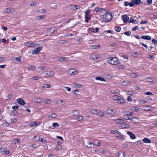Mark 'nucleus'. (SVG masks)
<instances>
[{"mask_svg": "<svg viewBox=\"0 0 157 157\" xmlns=\"http://www.w3.org/2000/svg\"><path fill=\"white\" fill-rule=\"evenodd\" d=\"M107 60L109 63L112 65H116L120 63L119 59L116 57L109 58Z\"/></svg>", "mask_w": 157, "mask_h": 157, "instance_id": "f257e3e1", "label": "nucleus"}, {"mask_svg": "<svg viewBox=\"0 0 157 157\" xmlns=\"http://www.w3.org/2000/svg\"><path fill=\"white\" fill-rule=\"evenodd\" d=\"M112 98L114 100L117 101L118 103L122 104L124 102V100L117 95H113L112 96Z\"/></svg>", "mask_w": 157, "mask_h": 157, "instance_id": "f03ea898", "label": "nucleus"}, {"mask_svg": "<svg viewBox=\"0 0 157 157\" xmlns=\"http://www.w3.org/2000/svg\"><path fill=\"white\" fill-rule=\"evenodd\" d=\"M94 11L96 12H99L100 13H106V10L105 9L96 7Z\"/></svg>", "mask_w": 157, "mask_h": 157, "instance_id": "7ed1b4c3", "label": "nucleus"}, {"mask_svg": "<svg viewBox=\"0 0 157 157\" xmlns=\"http://www.w3.org/2000/svg\"><path fill=\"white\" fill-rule=\"evenodd\" d=\"M54 75V72L52 71H47L44 74V76H47L49 77L53 76Z\"/></svg>", "mask_w": 157, "mask_h": 157, "instance_id": "20e7f679", "label": "nucleus"}, {"mask_svg": "<svg viewBox=\"0 0 157 157\" xmlns=\"http://www.w3.org/2000/svg\"><path fill=\"white\" fill-rule=\"evenodd\" d=\"M36 44V43L35 42H29L25 43V45L26 46H28V47H31L33 48L35 47V46Z\"/></svg>", "mask_w": 157, "mask_h": 157, "instance_id": "39448f33", "label": "nucleus"}, {"mask_svg": "<svg viewBox=\"0 0 157 157\" xmlns=\"http://www.w3.org/2000/svg\"><path fill=\"white\" fill-rule=\"evenodd\" d=\"M100 58V56L98 55H92L90 57L91 60H98Z\"/></svg>", "mask_w": 157, "mask_h": 157, "instance_id": "423d86ee", "label": "nucleus"}, {"mask_svg": "<svg viewBox=\"0 0 157 157\" xmlns=\"http://www.w3.org/2000/svg\"><path fill=\"white\" fill-rule=\"evenodd\" d=\"M112 18V14L110 13H107L105 16V21H108Z\"/></svg>", "mask_w": 157, "mask_h": 157, "instance_id": "0eeeda50", "label": "nucleus"}, {"mask_svg": "<svg viewBox=\"0 0 157 157\" xmlns=\"http://www.w3.org/2000/svg\"><path fill=\"white\" fill-rule=\"evenodd\" d=\"M122 18L123 19V22L124 23L127 22L129 19V17L127 15H122Z\"/></svg>", "mask_w": 157, "mask_h": 157, "instance_id": "6e6552de", "label": "nucleus"}, {"mask_svg": "<svg viewBox=\"0 0 157 157\" xmlns=\"http://www.w3.org/2000/svg\"><path fill=\"white\" fill-rule=\"evenodd\" d=\"M68 73L71 75H76L77 73V72L73 69H71L68 71Z\"/></svg>", "mask_w": 157, "mask_h": 157, "instance_id": "1a4fd4ad", "label": "nucleus"}, {"mask_svg": "<svg viewBox=\"0 0 157 157\" xmlns=\"http://www.w3.org/2000/svg\"><path fill=\"white\" fill-rule=\"evenodd\" d=\"M127 134L130 136V138L132 139H135L136 138V137L135 135L132 133L131 132L128 131L127 132Z\"/></svg>", "mask_w": 157, "mask_h": 157, "instance_id": "9d476101", "label": "nucleus"}, {"mask_svg": "<svg viewBox=\"0 0 157 157\" xmlns=\"http://www.w3.org/2000/svg\"><path fill=\"white\" fill-rule=\"evenodd\" d=\"M56 28H52L48 29L47 30V32L49 34L53 33L55 31Z\"/></svg>", "mask_w": 157, "mask_h": 157, "instance_id": "9b49d317", "label": "nucleus"}, {"mask_svg": "<svg viewBox=\"0 0 157 157\" xmlns=\"http://www.w3.org/2000/svg\"><path fill=\"white\" fill-rule=\"evenodd\" d=\"M17 102L20 104L22 105H23L25 104V102L24 100L21 98H18L17 100Z\"/></svg>", "mask_w": 157, "mask_h": 157, "instance_id": "f8f14e48", "label": "nucleus"}, {"mask_svg": "<svg viewBox=\"0 0 157 157\" xmlns=\"http://www.w3.org/2000/svg\"><path fill=\"white\" fill-rule=\"evenodd\" d=\"M131 122L132 123H138L139 121V119L137 117H133L131 118Z\"/></svg>", "mask_w": 157, "mask_h": 157, "instance_id": "ddd939ff", "label": "nucleus"}, {"mask_svg": "<svg viewBox=\"0 0 157 157\" xmlns=\"http://www.w3.org/2000/svg\"><path fill=\"white\" fill-rule=\"evenodd\" d=\"M56 103L57 105H63L65 103L63 102L62 100H58L56 101Z\"/></svg>", "mask_w": 157, "mask_h": 157, "instance_id": "4468645a", "label": "nucleus"}, {"mask_svg": "<svg viewBox=\"0 0 157 157\" xmlns=\"http://www.w3.org/2000/svg\"><path fill=\"white\" fill-rule=\"evenodd\" d=\"M141 38L148 40H151V37L149 36H141Z\"/></svg>", "mask_w": 157, "mask_h": 157, "instance_id": "2eb2a0df", "label": "nucleus"}, {"mask_svg": "<svg viewBox=\"0 0 157 157\" xmlns=\"http://www.w3.org/2000/svg\"><path fill=\"white\" fill-rule=\"evenodd\" d=\"M115 122L117 124H122L124 122V121L123 119H118L116 120Z\"/></svg>", "mask_w": 157, "mask_h": 157, "instance_id": "dca6fc26", "label": "nucleus"}, {"mask_svg": "<svg viewBox=\"0 0 157 157\" xmlns=\"http://www.w3.org/2000/svg\"><path fill=\"white\" fill-rule=\"evenodd\" d=\"M36 69V67L35 66L32 65H29L28 66V69L29 70H34Z\"/></svg>", "mask_w": 157, "mask_h": 157, "instance_id": "f3484780", "label": "nucleus"}, {"mask_svg": "<svg viewBox=\"0 0 157 157\" xmlns=\"http://www.w3.org/2000/svg\"><path fill=\"white\" fill-rule=\"evenodd\" d=\"M129 22L130 23H132L133 24H137L138 23V21L134 19L132 17H131L130 18V20L129 21Z\"/></svg>", "mask_w": 157, "mask_h": 157, "instance_id": "a211bd4d", "label": "nucleus"}, {"mask_svg": "<svg viewBox=\"0 0 157 157\" xmlns=\"http://www.w3.org/2000/svg\"><path fill=\"white\" fill-rule=\"evenodd\" d=\"M130 82L128 80H126L124 81L122 83V85L123 86H128L130 85Z\"/></svg>", "mask_w": 157, "mask_h": 157, "instance_id": "6ab92c4d", "label": "nucleus"}, {"mask_svg": "<svg viewBox=\"0 0 157 157\" xmlns=\"http://www.w3.org/2000/svg\"><path fill=\"white\" fill-rule=\"evenodd\" d=\"M46 17L45 15H41L37 16L36 18V20H40V19H43Z\"/></svg>", "mask_w": 157, "mask_h": 157, "instance_id": "aec40b11", "label": "nucleus"}, {"mask_svg": "<svg viewBox=\"0 0 157 157\" xmlns=\"http://www.w3.org/2000/svg\"><path fill=\"white\" fill-rule=\"evenodd\" d=\"M126 154L123 152H119L118 153V156L119 157H124L126 156Z\"/></svg>", "mask_w": 157, "mask_h": 157, "instance_id": "412c9836", "label": "nucleus"}, {"mask_svg": "<svg viewBox=\"0 0 157 157\" xmlns=\"http://www.w3.org/2000/svg\"><path fill=\"white\" fill-rule=\"evenodd\" d=\"M143 141L145 143H151V141L149 139L147 138H145L143 139Z\"/></svg>", "mask_w": 157, "mask_h": 157, "instance_id": "4be33fe9", "label": "nucleus"}, {"mask_svg": "<svg viewBox=\"0 0 157 157\" xmlns=\"http://www.w3.org/2000/svg\"><path fill=\"white\" fill-rule=\"evenodd\" d=\"M13 9L12 8H7L5 10V12L6 13H10L13 11Z\"/></svg>", "mask_w": 157, "mask_h": 157, "instance_id": "5701e85b", "label": "nucleus"}, {"mask_svg": "<svg viewBox=\"0 0 157 157\" xmlns=\"http://www.w3.org/2000/svg\"><path fill=\"white\" fill-rule=\"evenodd\" d=\"M95 79L96 80H100L104 82H105L106 81V80L104 78L100 76L95 77Z\"/></svg>", "mask_w": 157, "mask_h": 157, "instance_id": "b1692460", "label": "nucleus"}, {"mask_svg": "<svg viewBox=\"0 0 157 157\" xmlns=\"http://www.w3.org/2000/svg\"><path fill=\"white\" fill-rule=\"evenodd\" d=\"M125 67V66L124 65H119L117 66V68L119 69H124Z\"/></svg>", "mask_w": 157, "mask_h": 157, "instance_id": "393cba45", "label": "nucleus"}, {"mask_svg": "<svg viewBox=\"0 0 157 157\" xmlns=\"http://www.w3.org/2000/svg\"><path fill=\"white\" fill-rule=\"evenodd\" d=\"M132 1L136 5H138L141 3V0H132Z\"/></svg>", "mask_w": 157, "mask_h": 157, "instance_id": "a878e982", "label": "nucleus"}, {"mask_svg": "<svg viewBox=\"0 0 157 157\" xmlns=\"http://www.w3.org/2000/svg\"><path fill=\"white\" fill-rule=\"evenodd\" d=\"M36 125V121H33L30 122L29 125L31 127H34ZM37 125L38 124H37Z\"/></svg>", "mask_w": 157, "mask_h": 157, "instance_id": "bb28decb", "label": "nucleus"}, {"mask_svg": "<svg viewBox=\"0 0 157 157\" xmlns=\"http://www.w3.org/2000/svg\"><path fill=\"white\" fill-rule=\"evenodd\" d=\"M42 99L41 98H39L35 100V101L36 103H40L42 101Z\"/></svg>", "mask_w": 157, "mask_h": 157, "instance_id": "cd10ccee", "label": "nucleus"}, {"mask_svg": "<svg viewBox=\"0 0 157 157\" xmlns=\"http://www.w3.org/2000/svg\"><path fill=\"white\" fill-rule=\"evenodd\" d=\"M119 132L117 130H112L110 131V133L111 134H119Z\"/></svg>", "mask_w": 157, "mask_h": 157, "instance_id": "c85d7f7f", "label": "nucleus"}, {"mask_svg": "<svg viewBox=\"0 0 157 157\" xmlns=\"http://www.w3.org/2000/svg\"><path fill=\"white\" fill-rule=\"evenodd\" d=\"M73 86L74 87L78 88H81V85L80 84L74 83Z\"/></svg>", "mask_w": 157, "mask_h": 157, "instance_id": "c756f323", "label": "nucleus"}, {"mask_svg": "<svg viewBox=\"0 0 157 157\" xmlns=\"http://www.w3.org/2000/svg\"><path fill=\"white\" fill-rule=\"evenodd\" d=\"M139 102L140 104H143L147 103V101L145 99H142L141 100H140L139 101Z\"/></svg>", "mask_w": 157, "mask_h": 157, "instance_id": "7c9ffc66", "label": "nucleus"}, {"mask_svg": "<svg viewBox=\"0 0 157 157\" xmlns=\"http://www.w3.org/2000/svg\"><path fill=\"white\" fill-rule=\"evenodd\" d=\"M115 29L116 31L120 32L121 30V28L120 27L116 26L115 27Z\"/></svg>", "mask_w": 157, "mask_h": 157, "instance_id": "2f4dec72", "label": "nucleus"}, {"mask_svg": "<svg viewBox=\"0 0 157 157\" xmlns=\"http://www.w3.org/2000/svg\"><path fill=\"white\" fill-rule=\"evenodd\" d=\"M79 8V6H74L71 7V9L73 10H75L77 9H78Z\"/></svg>", "mask_w": 157, "mask_h": 157, "instance_id": "473e14b6", "label": "nucleus"}, {"mask_svg": "<svg viewBox=\"0 0 157 157\" xmlns=\"http://www.w3.org/2000/svg\"><path fill=\"white\" fill-rule=\"evenodd\" d=\"M123 118L124 119L126 120H131V118L129 117L128 115H127L126 114L123 116Z\"/></svg>", "mask_w": 157, "mask_h": 157, "instance_id": "72a5a7b5", "label": "nucleus"}, {"mask_svg": "<svg viewBox=\"0 0 157 157\" xmlns=\"http://www.w3.org/2000/svg\"><path fill=\"white\" fill-rule=\"evenodd\" d=\"M139 108L136 107H132L131 110L134 112H137Z\"/></svg>", "mask_w": 157, "mask_h": 157, "instance_id": "f704fd0d", "label": "nucleus"}, {"mask_svg": "<svg viewBox=\"0 0 157 157\" xmlns=\"http://www.w3.org/2000/svg\"><path fill=\"white\" fill-rule=\"evenodd\" d=\"M18 113V112L16 110H13L12 111L10 115H15Z\"/></svg>", "mask_w": 157, "mask_h": 157, "instance_id": "c9c22d12", "label": "nucleus"}, {"mask_svg": "<svg viewBox=\"0 0 157 157\" xmlns=\"http://www.w3.org/2000/svg\"><path fill=\"white\" fill-rule=\"evenodd\" d=\"M41 78V77H40L36 76V77H33L31 78V79L33 80H37L39 79H40Z\"/></svg>", "mask_w": 157, "mask_h": 157, "instance_id": "e433bc0d", "label": "nucleus"}, {"mask_svg": "<svg viewBox=\"0 0 157 157\" xmlns=\"http://www.w3.org/2000/svg\"><path fill=\"white\" fill-rule=\"evenodd\" d=\"M131 76L132 78L137 77H139V75L136 73H132L131 74Z\"/></svg>", "mask_w": 157, "mask_h": 157, "instance_id": "4c0bfd02", "label": "nucleus"}, {"mask_svg": "<svg viewBox=\"0 0 157 157\" xmlns=\"http://www.w3.org/2000/svg\"><path fill=\"white\" fill-rule=\"evenodd\" d=\"M100 47V45H93L92 46V48L93 49H97L98 48Z\"/></svg>", "mask_w": 157, "mask_h": 157, "instance_id": "58836bf2", "label": "nucleus"}, {"mask_svg": "<svg viewBox=\"0 0 157 157\" xmlns=\"http://www.w3.org/2000/svg\"><path fill=\"white\" fill-rule=\"evenodd\" d=\"M66 57H61L59 60H58L59 61H60L61 62L65 61L66 60Z\"/></svg>", "mask_w": 157, "mask_h": 157, "instance_id": "ea45409f", "label": "nucleus"}, {"mask_svg": "<svg viewBox=\"0 0 157 157\" xmlns=\"http://www.w3.org/2000/svg\"><path fill=\"white\" fill-rule=\"evenodd\" d=\"M51 85L48 84H45L43 86V87L44 89L49 88Z\"/></svg>", "mask_w": 157, "mask_h": 157, "instance_id": "a19ab883", "label": "nucleus"}, {"mask_svg": "<svg viewBox=\"0 0 157 157\" xmlns=\"http://www.w3.org/2000/svg\"><path fill=\"white\" fill-rule=\"evenodd\" d=\"M149 106H144V107H143V110H145V111H150V110H151V109H150L149 108Z\"/></svg>", "mask_w": 157, "mask_h": 157, "instance_id": "79ce46f5", "label": "nucleus"}, {"mask_svg": "<svg viewBox=\"0 0 157 157\" xmlns=\"http://www.w3.org/2000/svg\"><path fill=\"white\" fill-rule=\"evenodd\" d=\"M113 110L108 109L106 110V113L109 114H111L113 112Z\"/></svg>", "mask_w": 157, "mask_h": 157, "instance_id": "37998d69", "label": "nucleus"}, {"mask_svg": "<svg viewBox=\"0 0 157 157\" xmlns=\"http://www.w3.org/2000/svg\"><path fill=\"white\" fill-rule=\"evenodd\" d=\"M59 42L60 44H64L67 43V41L66 40H59Z\"/></svg>", "mask_w": 157, "mask_h": 157, "instance_id": "c03bdc74", "label": "nucleus"}, {"mask_svg": "<svg viewBox=\"0 0 157 157\" xmlns=\"http://www.w3.org/2000/svg\"><path fill=\"white\" fill-rule=\"evenodd\" d=\"M15 60L17 61V62H19L21 61V57H15Z\"/></svg>", "mask_w": 157, "mask_h": 157, "instance_id": "a18cd8bd", "label": "nucleus"}, {"mask_svg": "<svg viewBox=\"0 0 157 157\" xmlns=\"http://www.w3.org/2000/svg\"><path fill=\"white\" fill-rule=\"evenodd\" d=\"M39 52L38 50H37V48H36L33 50V54H36Z\"/></svg>", "mask_w": 157, "mask_h": 157, "instance_id": "49530a36", "label": "nucleus"}, {"mask_svg": "<svg viewBox=\"0 0 157 157\" xmlns=\"http://www.w3.org/2000/svg\"><path fill=\"white\" fill-rule=\"evenodd\" d=\"M124 34L125 35H127L128 36H129L131 35V32L129 31H126L124 32Z\"/></svg>", "mask_w": 157, "mask_h": 157, "instance_id": "de8ad7c7", "label": "nucleus"}, {"mask_svg": "<svg viewBox=\"0 0 157 157\" xmlns=\"http://www.w3.org/2000/svg\"><path fill=\"white\" fill-rule=\"evenodd\" d=\"M98 116H103L104 115V113L102 112H100L97 113Z\"/></svg>", "mask_w": 157, "mask_h": 157, "instance_id": "09e8293b", "label": "nucleus"}, {"mask_svg": "<svg viewBox=\"0 0 157 157\" xmlns=\"http://www.w3.org/2000/svg\"><path fill=\"white\" fill-rule=\"evenodd\" d=\"M11 123H14L16 122L17 121V119L16 118H14V119H11Z\"/></svg>", "mask_w": 157, "mask_h": 157, "instance_id": "8fccbe9b", "label": "nucleus"}, {"mask_svg": "<svg viewBox=\"0 0 157 157\" xmlns=\"http://www.w3.org/2000/svg\"><path fill=\"white\" fill-rule=\"evenodd\" d=\"M59 124L57 123L54 122L52 124V126L54 127H55L56 126H59Z\"/></svg>", "mask_w": 157, "mask_h": 157, "instance_id": "3c124183", "label": "nucleus"}, {"mask_svg": "<svg viewBox=\"0 0 157 157\" xmlns=\"http://www.w3.org/2000/svg\"><path fill=\"white\" fill-rule=\"evenodd\" d=\"M144 94L147 95H152V92H146L144 93Z\"/></svg>", "mask_w": 157, "mask_h": 157, "instance_id": "603ef678", "label": "nucleus"}, {"mask_svg": "<svg viewBox=\"0 0 157 157\" xmlns=\"http://www.w3.org/2000/svg\"><path fill=\"white\" fill-rule=\"evenodd\" d=\"M99 29L98 28H96L95 29H93L92 32L93 33H97L98 32Z\"/></svg>", "mask_w": 157, "mask_h": 157, "instance_id": "864d4df0", "label": "nucleus"}, {"mask_svg": "<svg viewBox=\"0 0 157 157\" xmlns=\"http://www.w3.org/2000/svg\"><path fill=\"white\" fill-rule=\"evenodd\" d=\"M51 101L49 99H46L44 100V102L45 103H50Z\"/></svg>", "mask_w": 157, "mask_h": 157, "instance_id": "5fc2aeb1", "label": "nucleus"}, {"mask_svg": "<svg viewBox=\"0 0 157 157\" xmlns=\"http://www.w3.org/2000/svg\"><path fill=\"white\" fill-rule=\"evenodd\" d=\"M147 80L148 82H152L153 81L152 78L151 77H148L147 78Z\"/></svg>", "mask_w": 157, "mask_h": 157, "instance_id": "6e6d98bb", "label": "nucleus"}, {"mask_svg": "<svg viewBox=\"0 0 157 157\" xmlns=\"http://www.w3.org/2000/svg\"><path fill=\"white\" fill-rule=\"evenodd\" d=\"M3 126H7L9 125V123L6 121H5L4 123H3Z\"/></svg>", "mask_w": 157, "mask_h": 157, "instance_id": "4d7b16f0", "label": "nucleus"}, {"mask_svg": "<svg viewBox=\"0 0 157 157\" xmlns=\"http://www.w3.org/2000/svg\"><path fill=\"white\" fill-rule=\"evenodd\" d=\"M97 109H92L91 111V113H93L94 114H96V113L97 112Z\"/></svg>", "mask_w": 157, "mask_h": 157, "instance_id": "13d9d810", "label": "nucleus"}, {"mask_svg": "<svg viewBox=\"0 0 157 157\" xmlns=\"http://www.w3.org/2000/svg\"><path fill=\"white\" fill-rule=\"evenodd\" d=\"M56 116V115L55 113H53L51 114L50 117H52V118H55Z\"/></svg>", "mask_w": 157, "mask_h": 157, "instance_id": "bf43d9fd", "label": "nucleus"}, {"mask_svg": "<svg viewBox=\"0 0 157 157\" xmlns=\"http://www.w3.org/2000/svg\"><path fill=\"white\" fill-rule=\"evenodd\" d=\"M46 11V10L45 9H41L39 12L41 13H45Z\"/></svg>", "mask_w": 157, "mask_h": 157, "instance_id": "052dcab7", "label": "nucleus"}, {"mask_svg": "<svg viewBox=\"0 0 157 157\" xmlns=\"http://www.w3.org/2000/svg\"><path fill=\"white\" fill-rule=\"evenodd\" d=\"M127 100L129 102H131L132 101V98L130 96L128 97Z\"/></svg>", "mask_w": 157, "mask_h": 157, "instance_id": "680f3d73", "label": "nucleus"}, {"mask_svg": "<svg viewBox=\"0 0 157 157\" xmlns=\"http://www.w3.org/2000/svg\"><path fill=\"white\" fill-rule=\"evenodd\" d=\"M116 137L117 138L120 140H122L123 138V137L120 135L118 136H117Z\"/></svg>", "mask_w": 157, "mask_h": 157, "instance_id": "e2e57ef3", "label": "nucleus"}, {"mask_svg": "<svg viewBox=\"0 0 157 157\" xmlns=\"http://www.w3.org/2000/svg\"><path fill=\"white\" fill-rule=\"evenodd\" d=\"M110 93L111 94H117V92L115 90H111L110 91Z\"/></svg>", "mask_w": 157, "mask_h": 157, "instance_id": "0e129e2a", "label": "nucleus"}, {"mask_svg": "<svg viewBox=\"0 0 157 157\" xmlns=\"http://www.w3.org/2000/svg\"><path fill=\"white\" fill-rule=\"evenodd\" d=\"M132 112H128L126 114L127 115H128V116L130 117L132 116Z\"/></svg>", "mask_w": 157, "mask_h": 157, "instance_id": "69168bd1", "label": "nucleus"}, {"mask_svg": "<svg viewBox=\"0 0 157 157\" xmlns=\"http://www.w3.org/2000/svg\"><path fill=\"white\" fill-rule=\"evenodd\" d=\"M83 119V117L81 116H80L78 117L77 120L79 121H81Z\"/></svg>", "mask_w": 157, "mask_h": 157, "instance_id": "338daca9", "label": "nucleus"}, {"mask_svg": "<svg viewBox=\"0 0 157 157\" xmlns=\"http://www.w3.org/2000/svg\"><path fill=\"white\" fill-rule=\"evenodd\" d=\"M38 69H40L41 70H44V67L43 66H39L38 67Z\"/></svg>", "mask_w": 157, "mask_h": 157, "instance_id": "774afa93", "label": "nucleus"}]
</instances>
